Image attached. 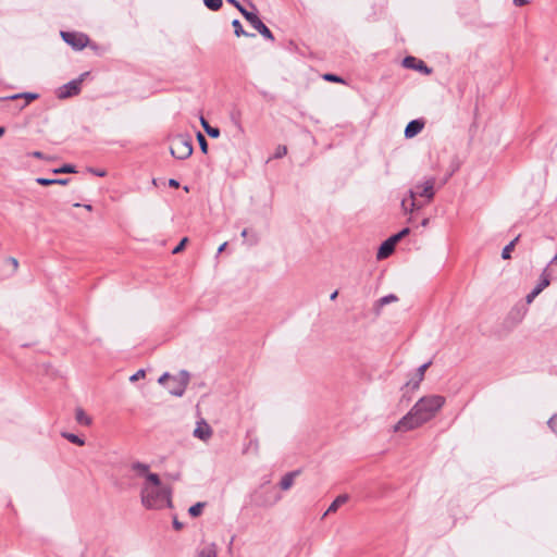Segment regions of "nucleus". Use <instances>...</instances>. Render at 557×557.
<instances>
[{"instance_id":"obj_26","label":"nucleus","mask_w":557,"mask_h":557,"mask_svg":"<svg viewBox=\"0 0 557 557\" xmlns=\"http://www.w3.org/2000/svg\"><path fill=\"white\" fill-rule=\"evenodd\" d=\"M197 139L199 141V146H200V149L203 153H207L208 151V144H207V140L205 138V136L199 132L197 134Z\"/></svg>"},{"instance_id":"obj_10","label":"nucleus","mask_w":557,"mask_h":557,"mask_svg":"<svg viewBox=\"0 0 557 557\" xmlns=\"http://www.w3.org/2000/svg\"><path fill=\"white\" fill-rule=\"evenodd\" d=\"M431 366V362H426L422 366H420L417 370V373L414 375V377H412L408 383H407V386H410L412 389H418L419 386H420V383L423 381L424 379V373L425 371L428 370V368Z\"/></svg>"},{"instance_id":"obj_11","label":"nucleus","mask_w":557,"mask_h":557,"mask_svg":"<svg viewBox=\"0 0 557 557\" xmlns=\"http://www.w3.org/2000/svg\"><path fill=\"white\" fill-rule=\"evenodd\" d=\"M403 64L407 69H414L429 74L431 71L424 64L423 61L416 59L414 57H406Z\"/></svg>"},{"instance_id":"obj_49","label":"nucleus","mask_w":557,"mask_h":557,"mask_svg":"<svg viewBox=\"0 0 557 557\" xmlns=\"http://www.w3.org/2000/svg\"><path fill=\"white\" fill-rule=\"evenodd\" d=\"M338 293L337 290H335L332 295H331V299L334 300L336 297H337Z\"/></svg>"},{"instance_id":"obj_32","label":"nucleus","mask_w":557,"mask_h":557,"mask_svg":"<svg viewBox=\"0 0 557 557\" xmlns=\"http://www.w3.org/2000/svg\"><path fill=\"white\" fill-rule=\"evenodd\" d=\"M146 375V372L145 370H138L136 373H134L131 377H129V381L132 382H136L140 379H144Z\"/></svg>"},{"instance_id":"obj_38","label":"nucleus","mask_w":557,"mask_h":557,"mask_svg":"<svg viewBox=\"0 0 557 557\" xmlns=\"http://www.w3.org/2000/svg\"><path fill=\"white\" fill-rule=\"evenodd\" d=\"M401 239V237L399 236V234H395L393 236H391L388 238V240L395 246L399 240Z\"/></svg>"},{"instance_id":"obj_28","label":"nucleus","mask_w":557,"mask_h":557,"mask_svg":"<svg viewBox=\"0 0 557 557\" xmlns=\"http://www.w3.org/2000/svg\"><path fill=\"white\" fill-rule=\"evenodd\" d=\"M75 172L76 171H75L74 166L73 165H69V164L63 165L60 169L53 170V173H55V174H58V173H75Z\"/></svg>"},{"instance_id":"obj_44","label":"nucleus","mask_w":557,"mask_h":557,"mask_svg":"<svg viewBox=\"0 0 557 557\" xmlns=\"http://www.w3.org/2000/svg\"><path fill=\"white\" fill-rule=\"evenodd\" d=\"M33 157L35 158H38V159H42L44 158V154L40 152V151H35L32 153Z\"/></svg>"},{"instance_id":"obj_15","label":"nucleus","mask_w":557,"mask_h":557,"mask_svg":"<svg viewBox=\"0 0 557 557\" xmlns=\"http://www.w3.org/2000/svg\"><path fill=\"white\" fill-rule=\"evenodd\" d=\"M38 97L37 94H32V92H23V94H17V95H13V96H10V97H5V98H0V100H16V99H25V102L21 106L20 109H23L25 108L30 101L35 100L36 98Z\"/></svg>"},{"instance_id":"obj_24","label":"nucleus","mask_w":557,"mask_h":557,"mask_svg":"<svg viewBox=\"0 0 557 557\" xmlns=\"http://www.w3.org/2000/svg\"><path fill=\"white\" fill-rule=\"evenodd\" d=\"M206 7L210 10L216 11L222 7V0H203Z\"/></svg>"},{"instance_id":"obj_14","label":"nucleus","mask_w":557,"mask_h":557,"mask_svg":"<svg viewBox=\"0 0 557 557\" xmlns=\"http://www.w3.org/2000/svg\"><path fill=\"white\" fill-rule=\"evenodd\" d=\"M395 249V246L388 240L386 239L379 248L377 250V253H376V258L379 260H383L385 258H387L389 255H392V252L394 251Z\"/></svg>"},{"instance_id":"obj_20","label":"nucleus","mask_w":557,"mask_h":557,"mask_svg":"<svg viewBox=\"0 0 557 557\" xmlns=\"http://www.w3.org/2000/svg\"><path fill=\"white\" fill-rule=\"evenodd\" d=\"M397 300H398L397 296H395L393 294L380 298L375 305L376 312L379 313L381 308L384 307L385 305H388L391 302H396Z\"/></svg>"},{"instance_id":"obj_8","label":"nucleus","mask_w":557,"mask_h":557,"mask_svg":"<svg viewBox=\"0 0 557 557\" xmlns=\"http://www.w3.org/2000/svg\"><path fill=\"white\" fill-rule=\"evenodd\" d=\"M64 41L75 51H79L85 47H90L97 51V47L92 45L88 37H62Z\"/></svg>"},{"instance_id":"obj_2","label":"nucleus","mask_w":557,"mask_h":557,"mask_svg":"<svg viewBox=\"0 0 557 557\" xmlns=\"http://www.w3.org/2000/svg\"><path fill=\"white\" fill-rule=\"evenodd\" d=\"M141 503L147 509L171 506V490L163 485L159 475H148L141 486Z\"/></svg>"},{"instance_id":"obj_16","label":"nucleus","mask_w":557,"mask_h":557,"mask_svg":"<svg viewBox=\"0 0 557 557\" xmlns=\"http://www.w3.org/2000/svg\"><path fill=\"white\" fill-rule=\"evenodd\" d=\"M298 473H299L298 471H293V472H288V473H286V474L282 478V480H281V482H280V486H281V488H282L283 491H287V490H289V488L293 486L294 481H295V478L298 475Z\"/></svg>"},{"instance_id":"obj_31","label":"nucleus","mask_w":557,"mask_h":557,"mask_svg":"<svg viewBox=\"0 0 557 557\" xmlns=\"http://www.w3.org/2000/svg\"><path fill=\"white\" fill-rule=\"evenodd\" d=\"M187 242H188V238H187V237H184V238L180 242V244H178V245L173 249V253H178V252H181V251L185 248V246H186Z\"/></svg>"},{"instance_id":"obj_9","label":"nucleus","mask_w":557,"mask_h":557,"mask_svg":"<svg viewBox=\"0 0 557 557\" xmlns=\"http://www.w3.org/2000/svg\"><path fill=\"white\" fill-rule=\"evenodd\" d=\"M194 436L201 441H208L212 436V429L205 420H200L194 430Z\"/></svg>"},{"instance_id":"obj_1","label":"nucleus","mask_w":557,"mask_h":557,"mask_svg":"<svg viewBox=\"0 0 557 557\" xmlns=\"http://www.w3.org/2000/svg\"><path fill=\"white\" fill-rule=\"evenodd\" d=\"M445 397L428 395L421 397L412 408L393 426L395 433L416 430L431 421L445 405Z\"/></svg>"},{"instance_id":"obj_29","label":"nucleus","mask_w":557,"mask_h":557,"mask_svg":"<svg viewBox=\"0 0 557 557\" xmlns=\"http://www.w3.org/2000/svg\"><path fill=\"white\" fill-rule=\"evenodd\" d=\"M323 79L326 82L344 83L343 78L334 74H324Z\"/></svg>"},{"instance_id":"obj_30","label":"nucleus","mask_w":557,"mask_h":557,"mask_svg":"<svg viewBox=\"0 0 557 557\" xmlns=\"http://www.w3.org/2000/svg\"><path fill=\"white\" fill-rule=\"evenodd\" d=\"M286 153H287V148H286V146H278V147L275 149L274 158H282V157H284Z\"/></svg>"},{"instance_id":"obj_34","label":"nucleus","mask_w":557,"mask_h":557,"mask_svg":"<svg viewBox=\"0 0 557 557\" xmlns=\"http://www.w3.org/2000/svg\"><path fill=\"white\" fill-rule=\"evenodd\" d=\"M206 133H207L210 137H212V138H218V137L220 136V131H219V128H216V127H212V126L208 127V129L206 131Z\"/></svg>"},{"instance_id":"obj_46","label":"nucleus","mask_w":557,"mask_h":557,"mask_svg":"<svg viewBox=\"0 0 557 557\" xmlns=\"http://www.w3.org/2000/svg\"><path fill=\"white\" fill-rule=\"evenodd\" d=\"M226 246H227V243H223V244L219 247V249H218V253H221L222 251H224V250H225V248H226Z\"/></svg>"},{"instance_id":"obj_35","label":"nucleus","mask_w":557,"mask_h":557,"mask_svg":"<svg viewBox=\"0 0 557 557\" xmlns=\"http://www.w3.org/2000/svg\"><path fill=\"white\" fill-rule=\"evenodd\" d=\"M539 294L533 289L529 295H527L525 300L528 304H531Z\"/></svg>"},{"instance_id":"obj_40","label":"nucleus","mask_w":557,"mask_h":557,"mask_svg":"<svg viewBox=\"0 0 557 557\" xmlns=\"http://www.w3.org/2000/svg\"><path fill=\"white\" fill-rule=\"evenodd\" d=\"M169 185H170L171 187H175V188H177V187L180 186L178 182H177L176 180H174V178H171V180L169 181Z\"/></svg>"},{"instance_id":"obj_7","label":"nucleus","mask_w":557,"mask_h":557,"mask_svg":"<svg viewBox=\"0 0 557 557\" xmlns=\"http://www.w3.org/2000/svg\"><path fill=\"white\" fill-rule=\"evenodd\" d=\"M237 9L245 16L250 26L256 29L260 35H272L269 27L259 18L256 13L248 12L240 4H237Z\"/></svg>"},{"instance_id":"obj_27","label":"nucleus","mask_w":557,"mask_h":557,"mask_svg":"<svg viewBox=\"0 0 557 557\" xmlns=\"http://www.w3.org/2000/svg\"><path fill=\"white\" fill-rule=\"evenodd\" d=\"M197 557H216L215 550L212 547L202 549Z\"/></svg>"},{"instance_id":"obj_12","label":"nucleus","mask_w":557,"mask_h":557,"mask_svg":"<svg viewBox=\"0 0 557 557\" xmlns=\"http://www.w3.org/2000/svg\"><path fill=\"white\" fill-rule=\"evenodd\" d=\"M424 127V122L422 120H413L409 122L405 128V137L413 138L418 135Z\"/></svg>"},{"instance_id":"obj_23","label":"nucleus","mask_w":557,"mask_h":557,"mask_svg":"<svg viewBox=\"0 0 557 557\" xmlns=\"http://www.w3.org/2000/svg\"><path fill=\"white\" fill-rule=\"evenodd\" d=\"M518 242V237L511 240L505 248L503 249L502 257L503 259H509L510 252L513 250L516 243Z\"/></svg>"},{"instance_id":"obj_22","label":"nucleus","mask_w":557,"mask_h":557,"mask_svg":"<svg viewBox=\"0 0 557 557\" xmlns=\"http://www.w3.org/2000/svg\"><path fill=\"white\" fill-rule=\"evenodd\" d=\"M62 436L66 438L69 442L76 444L78 446H83L85 444V441L81 438L79 436L73 434V433H62Z\"/></svg>"},{"instance_id":"obj_25","label":"nucleus","mask_w":557,"mask_h":557,"mask_svg":"<svg viewBox=\"0 0 557 557\" xmlns=\"http://www.w3.org/2000/svg\"><path fill=\"white\" fill-rule=\"evenodd\" d=\"M235 35H249L243 29L242 23L238 20H234L232 23Z\"/></svg>"},{"instance_id":"obj_50","label":"nucleus","mask_w":557,"mask_h":557,"mask_svg":"<svg viewBox=\"0 0 557 557\" xmlns=\"http://www.w3.org/2000/svg\"><path fill=\"white\" fill-rule=\"evenodd\" d=\"M84 208L88 211H91L92 210V207L90 205H84Z\"/></svg>"},{"instance_id":"obj_3","label":"nucleus","mask_w":557,"mask_h":557,"mask_svg":"<svg viewBox=\"0 0 557 557\" xmlns=\"http://www.w3.org/2000/svg\"><path fill=\"white\" fill-rule=\"evenodd\" d=\"M435 177H429L423 183L417 184L413 189L409 190V198L401 200V208L405 212H413L422 206L416 200L417 196L424 197L431 201L435 195L434 186Z\"/></svg>"},{"instance_id":"obj_19","label":"nucleus","mask_w":557,"mask_h":557,"mask_svg":"<svg viewBox=\"0 0 557 557\" xmlns=\"http://www.w3.org/2000/svg\"><path fill=\"white\" fill-rule=\"evenodd\" d=\"M36 182L39 185L49 186V185H53V184L65 185V184H67L69 180L67 178H44V177H38L36 180Z\"/></svg>"},{"instance_id":"obj_21","label":"nucleus","mask_w":557,"mask_h":557,"mask_svg":"<svg viewBox=\"0 0 557 557\" xmlns=\"http://www.w3.org/2000/svg\"><path fill=\"white\" fill-rule=\"evenodd\" d=\"M205 505V503H196L195 505L190 506L188 509L189 515L194 518L199 517L202 513Z\"/></svg>"},{"instance_id":"obj_53","label":"nucleus","mask_w":557,"mask_h":557,"mask_svg":"<svg viewBox=\"0 0 557 557\" xmlns=\"http://www.w3.org/2000/svg\"><path fill=\"white\" fill-rule=\"evenodd\" d=\"M5 129L4 127H0V137L4 134Z\"/></svg>"},{"instance_id":"obj_42","label":"nucleus","mask_w":557,"mask_h":557,"mask_svg":"<svg viewBox=\"0 0 557 557\" xmlns=\"http://www.w3.org/2000/svg\"><path fill=\"white\" fill-rule=\"evenodd\" d=\"M409 232H410V230H409L408 227H406V228L401 230L398 234H399V236L403 238V237H405L406 235H408V234H409Z\"/></svg>"},{"instance_id":"obj_4","label":"nucleus","mask_w":557,"mask_h":557,"mask_svg":"<svg viewBox=\"0 0 557 557\" xmlns=\"http://www.w3.org/2000/svg\"><path fill=\"white\" fill-rule=\"evenodd\" d=\"M193 151V141L188 136L176 135L172 138L170 152L174 158L185 160L191 156Z\"/></svg>"},{"instance_id":"obj_55","label":"nucleus","mask_w":557,"mask_h":557,"mask_svg":"<svg viewBox=\"0 0 557 557\" xmlns=\"http://www.w3.org/2000/svg\"><path fill=\"white\" fill-rule=\"evenodd\" d=\"M555 271H556V272H555V277H554V280H557V265L555 267Z\"/></svg>"},{"instance_id":"obj_43","label":"nucleus","mask_w":557,"mask_h":557,"mask_svg":"<svg viewBox=\"0 0 557 557\" xmlns=\"http://www.w3.org/2000/svg\"><path fill=\"white\" fill-rule=\"evenodd\" d=\"M515 5L522 7L527 3V0H513Z\"/></svg>"},{"instance_id":"obj_47","label":"nucleus","mask_w":557,"mask_h":557,"mask_svg":"<svg viewBox=\"0 0 557 557\" xmlns=\"http://www.w3.org/2000/svg\"><path fill=\"white\" fill-rule=\"evenodd\" d=\"M59 35L64 36V35H78V34L77 33H70V32L61 30Z\"/></svg>"},{"instance_id":"obj_41","label":"nucleus","mask_w":557,"mask_h":557,"mask_svg":"<svg viewBox=\"0 0 557 557\" xmlns=\"http://www.w3.org/2000/svg\"><path fill=\"white\" fill-rule=\"evenodd\" d=\"M9 261L13 265L14 270L18 268V261L15 258H10Z\"/></svg>"},{"instance_id":"obj_36","label":"nucleus","mask_w":557,"mask_h":557,"mask_svg":"<svg viewBox=\"0 0 557 557\" xmlns=\"http://www.w3.org/2000/svg\"><path fill=\"white\" fill-rule=\"evenodd\" d=\"M171 377H172V375H170L169 373H164V374H162V375L159 377L158 382H159L160 384H164L166 380H170V381H171Z\"/></svg>"},{"instance_id":"obj_45","label":"nucleus","mask_w":557,"mask_h":557,"mask_svg":"<svg viewBox=\"0 0 557 557\" xmlns=\"http://www.w3.org/2000/svg\"><path fill=\"white\" fill-rule=\"evenodd\" d=\"M173 524H174V528H175L176 530H181V529H182V527H183V524H182L181 522H178L177 520H174Z\"/></svg>"},{"instance_id":"obj_6","label":"nucleus","mask_w":557,"mask_h":557,"mask_svg":"<svg viewBox=\"0 0 557 557\" xmlns=\"http://www.w3.org/2000/svg\"><path fill=\"white\" fill-rule=\"evenodd\" d=\"M189 383V373L182 370L178 374L172 375L169 391L174 396H182Z\"/></svg>"},{"instance_id":"obj_51","label":"nucleus","mask_w":557,"mask_h":557,"mask_svg":"<svg viewBox=\"0 0 557 557\" xmlns=\"http://www.w3.org/2000/svg\"><path fill=\"white\" fill-rule=\"evenodd\" d=\"M228 2L233 3L236 8H237V4H239L236 0H228Z\"/></svg>"},{"instance_id":"obj_13","label":"nucleus","mask_w":557,"mask_h":557,"mask_svg":"<svg viewBox=\"0 0 557 557\" xmlns=\"http://www.w3.org/2000/svg\"><path fill=\"white\" fill-rule=\"evenodd\" d=\"M349 499V496L347 494H342V495H338L333 502L332 504L329 506V508L326 509V511L324 512L323 515V518L326 517L327 515L330 513H334L337 511V509L344 505L345 503H347Z\"/></svg>"},{"instance_id":"obj_54","label":"nucleus","mask_w":557,"mask_h":557,"mask_svg":"<svg viewBox=\"0 0 557 557\" xmlns=\"http://www.w3.org/2000/svg\"><path fill=\"white\" fill-rule=\"evenodd\" d=\"M104 174H106V173H104L103 171H102V172L97 171V175H99V176H104Z\"/></svg>"},{"instance_id":"obj_18","label":"nucleus","mask_w":557,"mask_h":557,"mask_svg":"<svg viewBox=\"0 0 557 557\" xmlns=\"http://www.w3.org/2000/svg\"><path fill=\"white\" fill-rule=\"evenodd\" d=\"M133 471L138 475L147 480L148 475H157L156 473L149 472V467L145 463L136 462L132 466Z\"/></svg>"},{"instance_id":"obj_37","label":"nucleus","mask_w":557,"mask_h":557,"mask_svg":"<svg viewBox=\"0 0 557 557\" xmlns=\"http://www.w3.org/2000/svg\"><path fill=\"white\" fill-rule=\"evenodd\" d=\"M401 239V237L399 236V234H395L393 236H391L388 238V240L395 246L399 240Z\"/></svg>"},{"instance_id":"obj_5","label":"nucleus","mask_w":557,"mask_h":557,"mask_svg":"<svg viewBox=\"0 0 557 557\" xmlns=\"http://www.w3.org/2000/svg\"><path fill=\"white\" fill-rule=\"evenodd\" d=\"M89 75V72L83 73L78 78L73 79L57 90V97L59 99H66L76 96L81 92L82 84L84 79Z\"/></svg>"},{"instance_id":"obj_39","label":"nucleus","mask_w":557,"mask_h":557,"mask_svg":"<svg viewBox=\"0 0 557 557\" xmlns=\"http://www.w3.org/2000/svg\"><path fill=\"white\" fill-rule=\"evenodd\" d=\"M200 123L205 131H207L208 127H210L208 121L203 116L200 117Z\"/></svg>"},{"instance_id":"obj_33","label":"nucleus","mask_w":557,"mask_h":557,"mask_svg":"<svg viewBox=\"0 0 557 557\" xmlns=\"http://www.w3.org/2000/svg\"><path fill=\"white\" fill-rule=\"evenodd\" d=\"M548 426L549 429L557 434V414L553 416L549 420H548Z\"/></svg>"},{"instance_id":"obj_17","label":"nucleus","mask_w":557,"mask_h":557,"mask_svg":"<svg viewBox=\"0 0 557 557\" xmlns=\"http://www.w3.org/2000/svg\"><path fill=\"white\" fill-rule=\"evenodd\" d=\"M75 420L78 424H82L85 426L90 425L92 422L91 418L81 407L75 409Z\"/></svg>"},{"instance_id":"obj_52","label":"nucleus","mask_w":557,"mask_h":557,"mask_svg":"<svg viewBox=\"0 0 557 557\" xmlns=\"http://www.w3.org/2000/svg\"><path fill=\"white\" fill-rule=\"evenodd\" d=\"M242 236H243L244 238L247 236V230H246V228H245V230H243V232H242Z\"/></svg>"},{"instance_id":"obj_48","label":"nucleus","mask_w":557,"mask_h":557,"mask_svg":"<svg viewBox=\"0 0 557 557\" xmlns=\"http://www.w3.org/2000/svg\"><path fill=\"white\" fill-rule=\"evenodd\" d=\"M278 499H280V497L276 496L272 503H269V505H272V504L276 503ZM261 505L265 506V505H268V503L263 502Z\"/></svg>"}]
</instances>
